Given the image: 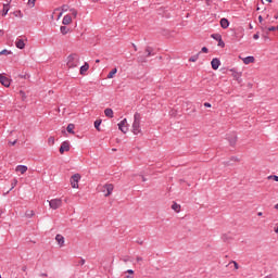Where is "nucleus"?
Returning a JSON list of instances; mask_svg holds the SVG:
<instances>
[{
	"mask_svg": "<svg viewBox=\"0 0 278 278\" xmlns=\"http://www.w3.org/2000/svg\"><path fill=\"white\" fill-rule=\"evenodd\" d=\"M16 173H21V175H25L27 170V165H17L15 168Z\"/></svg>",
	"mask_w": 278,
	"mask_h": 278,
	"instance_id": "obj_13",
	"label": "nucleus"
},
{
	"mask_svg": "<svg viewBox=\"0 0 278 278\" xmlns=\"http://www.w3.org/2000/svg\"><path fill=\"white\" fill-rule=\"evenodd\" d=\"M249 27H250V29H253V25L252 24H250Z\"/></svg>",
	"mask_w": 278,
	"mask_h": 278,
	"instance_id": "obj_61",
	"label": "nucleus"
},
{
	"mask_svg": "<svg viewBox=\"0 0 278 278\" xmlns=\"http://www.w3.org/2000/svg\"><path fill=\"white\" fill-rule=\"evenodd\" d=\"M20 92H21L22 97H24L25 92H23V91H20Z\"/></svg>",
	"mask_w": 278,
	"mask_h": 278,
	"instance_id": "obj_63",
	"label": "nucleus"
},
{
	"mask_svg": "<svg viewBox=\"0 0 278 278\" xmlns=\"http://www.w3.org/2000/svg\"><path fill=\"white\" fill-rule=\"evenodd\" d=\"M101 123H102L101 119H97L94 122V128L97 129V131H101Z\"/></svg>",
	"mask_w": 278,
	"mask_h": 278,
	"instance_id": "obj_25",
	"label": "nucleus"
},
{
	"mask_svg": "<svg viewBox=\"0 0 278 278\" xmlns=\"http://www.w3.org/2000/svg\"><path fill=\"white\" fill-rule=\"evenodd\" d=\"M0 55H10V51H8L7 49L2 50L0 52Z\"/></svg>",
	"mask_w": 278,
	"mask_h": 278,
	"instance_id": "obj_35",
	"label": "nucleus"
},
{
	"mask_svg": "<svg viewBox=\"0 0 278 278\" xmlns=\"http://www.w3.org/2000/svg\"><path fill=\"white\" fill-rule=\"evenodd\" d=\"M226 166H231V163L229 161L225 162Z\"/></svg>",
	"mask_w": 278,
	"mask_h": 278,
	"instance_id": "obj_51",
	"label": "nucleus"
},
{
	"mask_svg": "<svg viewBox=\"0 0 278 278\" xmlns=\"http://www.w3.org/2000/svg\"><path fill=\"white\" fill-rule=\"evenodd\" d=\"M16 142H18V140L10 141V146L14 147V144H16Z\"/></svg>",
	"mask_w": 278,
	"mask_h": 278,
	"instance_id": "obj_46",
	"label": "nucleus"
},
{
	"mask_svg": "<svg viewBox=\"0 0 278 278\" xmlns=\"http://www.w3.org/2000/svg\"><path fill=\"white\" fill-rule=\"evenodd\" d=\"M99 62H101L100 60H96V63L99 64Z\"/></svg>",
	"mask_w": 278,
	"mask_h": 278,
	"instance_id": "obj_64",
	"label": "nucleus"
},
{
	"mask_svg": "<svg viewBox=\"0 0 278 278\" xmlns=\"http://www.w3.org/2000/svg\"><path fill=\"white\" fill-rule=\"evenodd\" d=\"M79 65V54L73 53L67 56L68 68H77Z\"/></svg>",
	"mask_w": 278,
	"mask_h": 278,
	"instance_id": "obj_2",
	"label": "nucleus"
},
{
	"mask_svg": "<svg viewBox=\"0 0 278 278\" xmlns=\"http://www.w3.org/2000/svg\"><path fill=\"white\" fill-rule=\"evenodd\" d=\"M5 34L2 29H0V36H3Z\"/></svg>",
	"mask_w": 278,
	"mask_h": 278,
	"instance_id": "obj_55",
	"label": "nucleus"
},
{
	"mask_svg": "<svg viewBox=\"0 0 278 278\" xmlns=\"http://www.w3.org/2000/svg\"><path fill=\"white\" fill-rule=\"evenodd\" d=\"M16 184H18V180H16V179H13L12 180V184H11V190L16 186Z\"/></svg>",
	"mask_w": 278,
	"mask_h": 278,
	"instance_id": "obj_39",
	"label": "nucleus"
},
{
	"mask_svg": "<svg viewBox=\"0 0 278 278\" xmlns=\"http://www.w3.org/2000/svg\"><path fill=\"white\" fill-rule=\"evenodd\" d=\"M217 42H218V47H222V49H224V47H225V41H223V38L219 39Z\"/></svg>",
	"mask_w": 278,
	"mask_h": 278,
	"instance_id": "obj_33",
	"label": "nucleus"
},
{
	"mask_svg": "<svg viewBox=\"0 0 278 278\" xmlns=\"http://www.w3.org/2000/svg\"><path fill=\"white\" fill-rule=\"evenodd\" d=\"M49 206L51 210H58L62 207V199H52L49 201Z\"/></svg>",
	"mask_w": 278,
	"mask_h": 278,
	"instance_id": "obj_5",
	"label": "nucleus"
},
{
	"mask_svg": "<svg viewBox=\"0 0 278 278\" xmlns=\"http://www.w3.org/2000/svg\"><path fill=\"white\" fill-rule=\"evenodd\" d=\"M15 47L17 49H25V41L23 39H16Z\"/></svg>",
	"mask_w": 278,
	"mask_h": 278,
	"instance_id": "obj_16",
	"label": "nucleus"
},
{
	"mask_svg": "<svg viewBox=\"0 0 278 278\" xmlns=\"http://www.w3.org/2000/svg\"><path fill=\"white\" fill-rule=\"evenodd\" d=\"M68 31H71V29L66 26H61V34H63V36H66V34H68Z\"/></svg>",
	"mask_w": 278,
	"mask_h": 278,
	"instance_id": "obj_26",
	"label": "nucleus"
},
{
	"mask_svg": "<svg viewBox=\"0 0 278 278\" xmlns=\"http://www.w3.org/2000/svg\"><path fill=\"white\" fill-rule=\"evenodd\" d=\"M172 210H174V212L179 214L181 212V205L177 204V202H174L172 205Z\"/></svg>",
	"mask_w": 278,
	"mask_h": 278,
	"instance_id": "obj_20",
	"label": "nucleus"
},
{
	"mask_svg": "<svg viewBox=\"0 0 278 278\" xmlns=\"http://www.w3.org/2000/svg\"><path fill=\"white\" fill-rule=\"evenodd\" d=\"M28 5H29V8H35L36 7V0H28Z\"/></svg>",
	"mask_w": 278,
	"mask_h": 278,
	"instance_id": "obj_30",
	"label": "nucleus"
},
{
	"mask_svg": "<svg viewBox=\"0 0 278 278\" xmlns=\"http://www.w3.org/2000/svg\"><path fill=\"white\" fill-rule=\"evenodd\" d=\"M231 162H240V159L238 156L230 157Z\"/></svg>",
	"mask_w": 278,
	"mask_h": 278,
	"instance_id": "obj_41",
	"label": "nucleus"
},
{
	"mask_svg": "<svg viewBox=\"0 0 278 278\" xmlns=\"http://www.w3.org/2000/svg\"><path fill=\"white\" fill-rule=\"evenodd\" d=\"M22 270H23V273H26V271H27V265H24V266L22 267Z\"/></svg>",
	"mask_w": 278,
	"mask_h": 278,
	"instance_id": "obj_47",
	"label": "nucleus"
},
{
	"mask_svg": "<svg viewBox=\"0 0 278 278\" xmlns=\"http://www.w3.org/2000/svg\"><path fill=\"white\" fill-rule=\"evenodd\" d=\"M88 68H90V65L86 62L80 66V75H85V73L88 72Z\"/></svg>",
	"mask_w": 278,
	"mask_h": 278,
	"instance_id": "obj_19",
	"label": "nucleus"
},
{
	"mask_svg": "<svg viewBox=\"0 0 278 278\" xmlns=\"http://www.w3.org/2000/svg\"><path fill=\"white\" fill-rule=\"evenodd\" d=\"M72 15L74 18H77V10L71 9Z\"/></svg>",
	"mask_w": 278,
	"mask_h": 278,
	"instance_id": "obj_34",
	"label": "nucleus"
},
{
	"mask_svg": "<svg viewBox=\"0 0 278 278\" xmlns=\"http://www.w3.org/2000/svg\"><path fill=\"white\" fill-rule=\"evenodd\" d=\"M48 142H49V144H54L55 143V139L53 137H50L48 139Z\"/></svg>",
	"mask_w": 278,
	"mask_h": 278,
	"instance_id": "obj_38",
	"label": "nucleus"
},
{
	"mask_svg": "<svg viewBox=\"0 0 278 278\" xmlns=\"http://www.w3.org/2000/svg\"><path fill=\"white\" fill-rule=\"evenodd\" d=\"M253 39H254V40H258V39H260V33L254 34V35H253Z\"/></svg>",
	"mask_w": 278,
	"mask_h": 278,
	"instance_id": "obj_43",
	"label": "nucleus"
},
{
	"mask_svg": "<svg viewBox=\"0 0 278 278\" xmlns=\"http://www.w3.org/2000/svg\"><path fill=\"white\" fill-rule=\"evenodd\" d=\"M199 55H201V52L189 58V62H197V60H199Z\"/></svg>",
	"mask_w": 278,
	"mask_h": 278,
	"instance_id": "obj_28",
	"label": "nucleus"
},
{
	"mask_svg": "<svg viewBox=\"0 0 278 278\" xmlns=\"http://www.w3.org/2000/svg\"><path fill=\"white\" fill-rule=\"evenodd\" d=\"M123 262L127 263L129 262V258H124Z\"/></svg>",
	"mask_w": 278,
	"mask_h": 278,
	"instance_id": "obj_59",
	"label": "nucleus"
},
{
	"mask_svg": "<svg viewBox=\"0 0 278 278\" xmlns=\"http://www.w3.org/2000/svg\"><path fill=\"white\" fill-rule=\"evenodd\" d=\"M210 50L207 49V47H203L200 51V53H208Z\"/></svg>",
	"mask_w": 278,
	"mask_h": 278,
	"instance_id": "obj_36",
	"label": "nucleus"
},
{
	"mask_svg": "<svg viewBox=\"0 0 278 278\" xmlns=\"http://www.w3.org/2000/svg\"><path fill=\"white\" fill-rule=\"evenodd\" d=\"M229 264H233L236 270H238V268H240V265H238V262H236V261H231Z\"/></svg>",
	"mask_w": 278,
	"mask_h": 278,
	"instance_id": "obj_32",
	"label": "nucleus"
},
{
	"mask_svg": "<svg viewBox=\"0 0 278 278\" xmlns=\"http://www.w3.org/2000/svg\"><path fill=\"white\" fill-rule=\"evenodd\" d=\"M84 264H86V260L81 258L76 263V266H84Z\"/></svg>",
	"mask_w": 278,
	"mask_h": 278,
	"instance_id": "obj_31",
	"label": "nucleus"
},
{
	"mask_svg": "<svg viewBox=\"0 0 278 278\" xmlns=\"http://www.w3.org/2000/svg\"><path fill=\"white\" fill-rule=\"evenodd\" d=\"M212 1H214V0H206L207 5H210V3H212Z\"/></svg>",
	"mask_w": 278,
	"mask_h": 278,
	"instance_id": "obj_53",
	"label": "nucleus"
},
{
	"mask_svg": "<svg viewBox=\"0 0 278 278\" xmlns=\"http://www.w3.org/2000/svg\"><path fill=\"white\" fill-rule=\"evenodd\" d=\"M34 211H26V217L31 218L34 216Z\"/></svg>",
	"mask_w": 278,
	"mask_h": 278,
	"instance_id": "obj_29",
	"label": "nucleus"
},
{
	"mask_svg": "<svg viewBox=\"0 0 278 278\" xmlns=\"http://www.w3.org/2000/svg\"><path fill=\"white\" fill-rule=\"evenodd\" d=\"M8 12H10V3L3 4L2 16H8Z\"/></svg>",
	"mask_w": 278,
	"mask_h": 278,
	"instance_id": "obj_22",
	"label": "nucleus"
},
{
	"mask_svg": "<svg viewBox=\"0 0 278 278\" xmlns=\"http://www.w3.org/2000/svg\"><path fill=\"white\" fill-rule=\"evenodd\" d=\"M104 114L108 118H114V111L112 109H105Z\"/></svg>",
	"mask_w": 278,
	"mask_h": 278,
	"instance_id": "obj_18",
	"label": "nucleus"
},
{
	"mask_svg": "<svg viewBox=\"0 0 278 278\" xmlns=\"http://www.w3.org/2000/svg\"><path fill=\"white\" fill-rule=\"evenodd\" d=\"M66 129L68 134H75V124H68Z\"/></svg>",
	"mask_w": 278,
	"mask_h": 278,
	"instance_id": "obj_24",
	"label": "nucleus"
},
{
	"mask_svg": "<svg viewBox=\"0 0 278 278\" xmlns=\"http://www.w3.org/2000/svg\"><path fill=\"white\" fill-rule=\"evenodd\" d=\"M18 77H21V79H27V75H18Z\"/></svg>",
	"mask_w": 278,
	"mask_h": 278,
	"instance_id": "obj_48",
	"label": "nucleus"
},
{
	"mask_svg": "<svg viewBox=\"0 0 278 278\" xmlns=\"http://www.w3.org/2000/svg\"><path fill=\"white\" fill-rule=\"evenodd\" d=\"M219 25L222 27V29H227L229 28V20L223 17L219 22Z\"/></svg>",
	"mask_w": 278,
	"mask_h": 278,
	"instance_id": "obj_11",
	"label": "nucleus"
},
{
	"mask_svg": "<svg viewBox=\"0 0 278 278\" xmlns=\"http://www.w3.org/2000/svg\"><path fill=\"white\" fill-rule=\"evenodd\" d=\"M81 179V175L79 174H74L70 181H71V186L72 188H79V180Z\"/></svg>",
	"mask_w": 278,
	"mask_h": 278,
	"instance_id": "obj_4",
	"label": "nucleus"
},
{
	"mask_svg": "<svg viewBox=\"0 0 278 278\" xmlns=\"http://www.w3.org/2000/svg\"><path fill=\"white\" fill-rule=\"evenodd\" d=\"M132 47H134L135 51H138V48L136 47V45L132 43Z\"/></svg>",
	"mask_w": 278,
	"mask_h": 278,
	"instance_id": "obj_58",
	"label": "nucleus"
},
{
	"mask_svg": "<svg viewBox=\"0 0 278 278\" xmlns=\"http://www.w3.org/2000/svg\"><path fill=\"white\" fill-rule=\"evenodd\" d=\"M127 125V118H124L119 124H118V129H121V131L123 134H127V131H129V128L126 126Z\"/></svg>",
	"mask_w": 278,
	"mask_h": 278,
	"instance_id": "obj_8",
	"label": "nucleus"
},
{
	"mask_svg": "<svg viewBox=\"0 0 278 278\" xmlns=\"http://www.w3.org/2000/svg\"><path fill=\"white\" fill-rule=\"evenodd\" d=\"M62 11L63 12H68V4H63L62 5Z\"/></svg>",
	"mask_w": 278,
	"mask_h": 278,
	"instance_id": "obj_37",
	"label": "nucleus"
},
{
	"mask_svg": "<svg viewBox=\"0 0 278 278\" xmlns=\"http://www.w3.org/2000/svg\"><path fill=\"white\" fill-rule=\"evenodd\" d=\"M274 207H275V210H278V203Z\"/></svg>",
	"mask_w": 278,
	"mask_h": 278,
	"instance_id": "obj_60",
	"label": "nucleus"
},
{
	"mask_svg": "<svg viewBox=\"0 0 278 278\" xmlns=\"http://www.w3.org/2000/svg\"><path fill=\"white\" fill-rule=\"evenodd\" d=\"M267 31H277V27H275V26L268 27Z\"/></svg>",
	"mask_w": 278,
	"mask_h": 278,
	"instance_id": "obj_40",
	"label": "nucleus"
},
{
	"mask_svg": "<svg viewBox=\"0 0 278 278\" xmlns=\"http://www.w3.org/2000/svg\"><path fill=\"white\" fill-rule=\"evenodd\" d=\"M264 21V17L262 15L258 16V22L262 23Z\"/></svg>",
	"mask_w": 278,
	"mask_h": 278,
	"instance_id": "obj_49",
	"label": "nucleus"
},
{
	"mask_svg": "<svg viewBox=\"0 0 278 278\" xmlns=\"http://www.w3.org/2000/svg\"><path fill=\"white\" fill-rule=\"evenodd\" d=\"M124 278H134V276L127 275V276H125Z\"/></svg>",
	"mask_w": 278,
	"mask_h": 278,
	"instance_id": "obj_52",
	"label": "nucleus"
},
{
	"mask_svg": "<svg viewBox=\"0 0 278 278\" xmlns=\"http://www.w3.org/2000/svg\"><path fill=\"white\" fill-rule=\"evenodd\" d=\"M228 142L230 147H236V143L238 142V137L236 135L229 136Z\"/></svg>",
	"mask_w": 278,
	"mask_h": 278,
	"instance_id": "obj_12",
	"label": "nucleus"
},
{
	"mask_svg": "<svg viewBox=\"0 0 278 278\" xmlns=\"http://www.w3.org/2000/svg\"><path fill=\"white\" fill-rule=\"evenodd\" d=\"M152 55H153V48L148 46L146 48V55L139 54L137 58V62L142 64V63L147 62V58H151Z\"/></svg>",
	"mask_w": 278,
	"mask_h": 278,
	"instance_id": "obj_3",
	"label": "nucleus"
},
{
	"mask_svg": "<svg viewBox=\"0 0 278 278\" xmlns=\"http://www.w3.org/2000/svg\"><path fill=\"white\" fill-rule=\"evenodd\" d=\"M204 108H212V104L210 102H205Z\"/></svg>",
	"mask_w": 278,
	"mask_h": 278,
	"instance_id": "obj_45",
	"label": "nucleus"
},
{
	"mask_svg": "<svg viewBox=\"0 0 278 278\" xmlns=\"http://www.w3.org/2000/svg\"><path fill=\"white\" fill-rule=\"evenodd\" d=\"M268 179H274V181H278V176H268Z\"/></svg>",
	"mask_w": 278,
	"mask_h": 278,
	"instance_id": "obj_42",
	"label": "nucleus"
},
{
	"mask_svg": "<svg viewBox=\"0 0 278 278\" xmlns=\"http://www.w3.org/2000/svg\"><path fill=\"white\" fill-rule=\"evenodd\" d=\"M63 25H71L73 23V17L70 14L65 15L62 21Z\"/></svg>",
	"mask_w": 278,
	"mask_h": 278,
	"instance_id": "obj_14",
	"label": "nucleus"
},
{
	"mask_svg": "<svg viewBox=\"0 0 278 278\" xmlns=\"http://www.w3.org/2000/svg\"><path fill=\"white\" fill-rule=\"evenodd\" d=\"M140 121H142V115L140 113L136 112L134 115V123H132V134L135 136H138L140 134Z\"/></svg>",
	"mask_w": 278,
	"mask_h": 278,
	"instance_id": "obj_1",
	"label": "nucleus"
},
{
	"mask_svg": "<svg viewBox=\"0 0 278 278\" xmlns=\"http://www.w3.org/2000/svg\"><path fill=\"white\" fill-rule=\"evenodd\" d=\"M263 215H264V213H262V212L257 213V216H263Z\"/></svg>",
	"mask_w": 278,
	"mask_h": 278,
	"instance_id": "obj_56",
	"label": "nucleus"
},
{
	"mask_svg": "<svg viewBox=\"0 0 278 278\" xmlns=\"http://www.w3.org/2000/svg\"><path fill=\"white\" fill-rule=\"evenodd\" d=\"M125 273H127L128 275H134V269H128V270H126Z\"/></svg>",
	"mask_w": 278,
	"mask_h": 278,
	"instance_id": "obj_44",
	"label": "nucleus"
},
{
	"mask_svg": "<svg viewBox=\"0 0 278 278\" xmlns=\"http://www.w3.org/2000/svg\"><path fill=\"white\" fill-rule=\"evenodd\" d=\"M211 66L213 68V71H218L219 66H220V60L218 58H215L211 61Z\"/></svg>",
	"mask_w": 278,
	"mask_h": 278,
	"instance_id": "obj_10",
	"label": "nucleus"
},
{
	"mask_svg": "<svg viewBox=\"0 0 278 278\" xmlns=\"http://www.w3.org/2000/svg\"><path fill=\"white\" fill-rule=\"evenodd\" d=\"M255 62V56H247L243 59L244 64H253Z\"/></svg>",
	"mask_w": 278,
	"mask_h": 278,
	"instance_id": "obj_21",
	"label": "nucleus"
},
{
	"mask_svg": "<svg viewBox=\"0 0 278 278\" xmlns=\"http://www.w3.org/2000/svg\"><path fill=\"white\" fill-rule=\"evenodd\" d=\"M102 191H104V197H110V194H112V192H114V185L112 184H105L103 186Z\"/></svg>",
	"mask_w": 278,
	"mask_h": 278,
	"instance_id": "obj_7",
	"label": "nucleus"
},
{
	"mask_svg": "<svg viewBox=\"0 0 278 278\" xmlns=\"http://www.w3.org/2000/svg\"><path fill=\"white\" fill-rule=\"evenodd\" d=\"M55 240H56L59 247H64V236H62V235H56V236H55Z\"/></svg>",
	"mask_w": 278,
	"mask_h": 278,
	"instance_id": "obj_15",
	"label": "nucleus"
},
{
	"mask_svg": "<svg viewBox=\"0 0 278 278\" xmlns=\"http://www.w3.org/2000/svg\"><path fill=\"white\" fill-rule=\"evenodd\" d=\"M211 38H213V40H216L217 42L219 41V39L223 38V36L220 34H212Z\"/></svg>",
	"mask_w": 278,
	"mask_h": 278,
	"instance_id": "obj_27",
	"label": "nucleus"
},
{
	"mask_svg": "<svg viewBox=\"0 0 278 278\" xmlns=\"http://www.w3.org/2000/svg\"><path fill=\"white\" fill-rule=\"evenodd\" d=\"M142 181H147V178H144V176H142Z\"/></svg>",
	"mask_w": 278,
	"mask_h": 278,
	"instance_id": "obj_62",
	"label": "nucleus"
},
{
	"mask_svg": "<svg viewBox=\"0 0 278 278\" xmlns=\"http://www.w3.org/2000/svg\"><path fill=\"white\" fill-rule=\"evenodd\" d=\"M138 244H144V241H137Z\"/></svg>",
	"mask_w": 278,
	"mask_h": 278,
	"instance_id": "obj_57",
	"label": "nucleus"
},
{
	"mask_svg": "<svg viewBox=\"0 0 278 278\" xmlns=\"http://www.w3.org/2000/svg\"><path fill=\"white\" fill-rule=\"evenodd\" d=\"M232 77L233 79H236V81H238V84H242V74L238 73V72H233L232 73Z\"/></svg>",
	"mask_w": 278,
	"mask_h": 278,
	"instance_id": "obj_17",
	"label": "nucleus"
},
{
	"mask_svg": "<svg viewBox=\"0 0 278 278\" xmlns=\"http://www.w3.org/2000/svg\"><path fill=\"white\" fill-rule=\"evenodd\" d=\"M40 277H47V274L42 273L40 274Z\"/></svg>",
	"mask_w": 278,
	"mask_h": 278,
	"instance_id": "obj_54",
	"label": "nucleus"
},
{
	"mask_svg": "<svg viewBox=\"0 0 278 278\" xmlns=\"http://www.w3.org/2000/svg\"><path fill=\"white\" fill-rule=\"evenodd\" d=\"M59 151H60L61 155H64L65 151L66 152L71 151V142L70 141H63L61 143V147H60Z\"/></svg>",
	"mask_w": 278,
	"mask_h": 278,
	"instance_id": "obj_6",
	"label": "nucleus"
},
{
	"mask_svg": "<svg viewBox=\"0 0 278 278\" xmlns=\"http://www.w3.org/2000/svg\"><path fill=\"white\" fill-rule=\"evenodd\" d=\"M116 73H118L117 68H113L109 74H108V79H113L114 76L116 75Z\"/></svg>",
	"mask_w": 278,
	"mask_h": 278,
	"instance_id": "obj_23",
	"label": "nucleus"
},
{
	"mask_svg": "<svg viewBox=\"0 0 278 278\" xmlns=\"http://www.w3.org/2000/svg\"><path fill=\"white\" fill-rule=\"evenodd\" d=\"M137 262H142V257L141 256H137Z\"/></svg>",
	"mask_w": 278,
	"mask_h": 278,
	"instance_id": "obj_50",
	"label": "nucleus"
},
{
	"mask_svg": "<svg viewBox=\"0 0 278 278\" xmlns=\"http://www.w3.org/2000/svg\"><path fill=\"white\" fill-rule=\"evenodd\" d=\"M0 84L4 86V88H10L11 80L5 77L3 74L0 75Z\"/></svg>",
	"mask_w": 278,
	"mask_h": 278,
	"instance_id": "obj_9",
	"label": "nucleus"
}]
</instances>
